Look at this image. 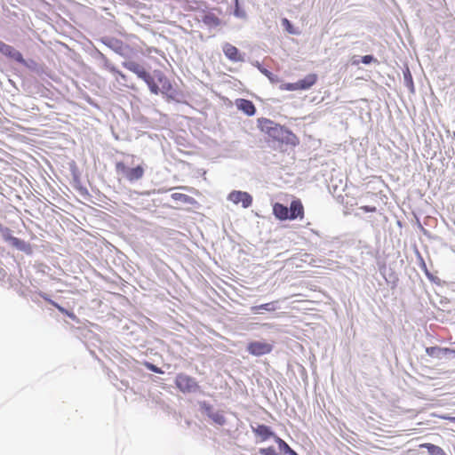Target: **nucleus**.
Returning a JSON list of instances; mask_svg holds the SVG:
<instances>
[{
    "mask_svg": "<svg viewBox=\"0 0 455 455\" xmlns=\"http://www.w3.org/2000/svg\"><path fill=\"white\" fill-rule=\"evenodd\" d=\"M123 66L130 70L131 72L136 74L138 77L142 79L149 88V91L153 94H159L160 92L163 94H168L173 91V87L167 78V76L159 70H156L154 72L155 77H153L140 64L129 60L124 61Z\"/></svg>",
    "mask_w": 455,
    "mask_h": 455,
    "instance_id": "obj_1",
    "label": "nucleus"
},
{
    "mask_svg": "<svg viewBox=\"0 0 455 455\" xmlns=\"http://www.w3.org/2000/svg\"><path fill=\"white\" fill-rule=\"evenodd\" d=\"M258 123L259 130L273 140L291 146H296L299 142V138L292 132L270 119L259 118Z\"/></svg>",
    "mask_w": 455,
    "mask_h": 455,
    "instance_id": "obj_2",
    "label": "nucleus"
},
{
    "mask_svg": "<svg viewBox=\"0 0 455 455\" xmlns=\"http://www.w3.org/2000/svg\"><path fill=\"white\" fill-rule=\"evenodd\" d=\"M175 386L183 394L196 393L200 389L196 379L185 373L177 374Z\"/></svg>",
    "mask_w": 455,
    "mask_h": 455,
    "instance_id": "obj_3",
    "label": "nucleus"
},
{
    "mask_svg": "<svg viewBox=\"0 0 455 455\" xmlns=\"http://www.w3.org/2000/svg\"><path fill=\"white\" fill-rule=\"evenodd\" d=\"M115 168L118 174H122L130 182L140 180L145 173L143 166L138 165L133 168H128L123 162H116Z\"/></svg>",
    "mask_w": 455,
    "mask_h": 455,
    "instance_id": "obj_4",
    "label": "nucleus"
},
{
    "mask_svg": "<svg viewBox=\"0 0 455 455\" xmlns=\"http://www.w3.org/2000/svg\"><path fill=\"white\" fill-rule=\"evenodd\" d=\"M248 352L255 356H261L271 353L273 346L267 342L252 341L247 346Z\"/></svg>",
    "mask_w": 455,
    "mask_h": 455,
    "instance_id": "obj_5",
    "label": "nucleus"
},
{
    "mask_svg": "<svg viewBox=\"0 0 455 455\" xmlns=\"http://www.w3.org/2000/svg\"><path fill=\"white\" fill-rule=\"evenodd\" d=\"M228 200L235 204H241L243 208H248L252 203V197L250 194L236 190L228 195Z\"/></svg>",
    "mask_w": 455,
    "mask_h": 455,
    "instance_id": "obj_6",
    "label": "nucleus"
},
{
    "mask_svg": "<svg viewBox=\"0 0 455 455\" xmlns=\"http://www.w3.org/2000/svg\"><path fill=\"white\" fill-rule=\"evenodd\" d=\"M305 217L304 206L299 199L291 201L289 208V220H303Z\"/></svg>",
    "mask_w": 455,
    "mask_h": 455,
    "instance_id": "obj_7",
    "label": "nucleus"
},
{
    "mask_svg": "<svg viewBox=\"0 0 455 455\" xmlns=\"http://www.w3.org/2000/svg\"><path fill=\"white\" fill-rule=\"evenodd\" d=\"M0 52L7 58L15 60L18 63L25 64V60L22 54L12 46L5 43L0 48Z\"/></svg>",
    "mask_w": 455,
    "mask_h": 455,
    "instance_id": "obj_8",
    "label": "nucleus"
},
{
    "mask_svg": "<svg viewBox=\"0 0 455 455\" xmlns=\"http://www.w3.org/2000/svg\"><path fill=\"white\" fill-rule=\"evenodd\" d=\"M223 52L231 61L238 62L243 60V58L239 52L238 49L231 44L226 43L223 45Z\"/></svg>",
    "mask_w": 455,
    "mask_h": 455,
    "instance_id": "obj_9",
    "label": "nucleus"
},
{
    "mask_svg": "<svg viewBox=\"0 0 455 455\" xmlns=\"http://www.w3.org/2000/svg\"><path fill=\"white\" fill-rule=\"evenodd\" d=\"M252 432L260 438L261 442L267 441V439L276 436L271 428L266 425L260 424L252 427Z\"/></svg>",
    "mask_w": 455,
    "mask_h": 455,
    "instance_id": "obj_10",
    "label": "nucleus"
},
{
    "mask_svg": "<svg viewBox=\"0 0 455 455\" xmlns=\"http://www.w3.org/2000/svg\"><path fill=\"white\" fill-rule=\"evenodd\" d=\"M237 108L243 111L247 116H253L256 112V108L252 101L245 99H238L235 101Z\"/></svg>",
    "mask_w": 455,
    "mask_h": 455,
    "instance_id": "obj_11",
    "label": "nucleus"
},
{
    "mask_svg": "<svg viewBox=\"0 0 455 455\" xmlns=\"http://www.w3.org/2000/svg\"><path fill=\"white\" fill-rule=\"evenodd\" d=\"M426 353L431 357L441 358L447 354H455V350L448 347H429L426 348Z\"/></svg>",
    "mask_w": 455,
    "mask_h": 455,
    "instance_id": "obj_12",
    "label": "nucleus"
},
{
    "mask_svg": "<svg viewBox=\"0 0 455 455\" xmlns=\"http://www.w3.org/2000/svg\"><path fill=\"white\" fill-rule=\"evenodd\" d=\"M273 213L279 220H289V209L283 204L275 203L273 205Z\"/></svg>",
    "mask_w": 455,
    "mask_h": 455,
    "instance_id": "obj_13",
    "label": "nucleus"
},
{
    "mask_svg": "<svg viewBox=\"0 0 455 455\" xmlns=\"http://www.w3.org/2000/svg\"><path fill=\"white\" fill-rule=\"evenodd\" d=\"M204 410L208 415V417L213 421L215 422L216 424L218 425H224L225 422H226V419H225V417L223 416L222 413L220 412H214L212 411V408L211 405L209 404H205L204 405Z\"/></svg>",
    "mask_w": 455,
    "mask_h": 455,
    "instance_id": "obj_14",
    "label": "nucleus"
},
{
    "mask_svg": "<svg viewBox=\"0 0 455 455\" xmlns=\"http://www.w3.org/2000/svg\"><path fill=\"white\" fill-rule=\"evenodd\" d=\"M317 81L315 74H309L305 78L298 81L299 90H307L312 87Z\"/></svg>",
    "mask_w": 455,
    "mask_h": 455,
    "instance_id": "obj_15",
    "label": "nucleus"
},
{
    "mask_svg": "<svg viewBox=\"0 0 455 455\" xmlns=\"http://www.w3.org/2000/svg\"><path fill=\"white\" fill-rule=\"evenodd\" d=\"M202 21L209 28H216L221 23L220 18L213 12L205 13L202 18Z\"/></svg>",
    "mask_w": 455,
    "mask_h": 455,
    "instance_id": "obj_16",
    "label": "nucleus"
},
{
    "mask_svg": "<svg viewBox=\"0 0 455 455\" xmlns=\"http://www.w3.org/2000/svg\"><path fill=\"white\" fill-rule=\"evenodd\" d=\"M276 309L275 301L261 304L259 306H253L251 307V311L253 314H260L262 310L265 311H275Z\"/></svg>",
    "mask_w": 455,
    "mask_h": 455,
    "instance_id": "obj_17",
    "label": "nucleus"
},
{
    "mask_svg": "<svg viewBox=\"0 0 455 455\" xmlns=\"http://www.w3.org/2000/svg\"><path fill=\"white\" fill-rule=\"evenodd\" d=\"M275 441L278 445L279 450L289 455H298V453L293 451L283 439L278 436H275Z\"/></svg>",
    "mask_w": 455,
    "mask_h": 455,
    "instance_id": "obj_18",
    "label": "nucleus"
},
{
    "mask_svg": "<svg viewBox=\"0 0 455 455\" xmlns=\"http://www.w3.org/2000/svg\"><path fill=\"white\" fill-rule=\"evenodd\" d=\"M420 447L427 449L429 455H447L441 447L433 443H423L420 444Z\"/></svg>",
    "mask_w": 455,
    "mask_h": 455,
    "instance_id": "obj_19",
    "label": "nucleus"
},
{
    "mask_svg": "<svg viewBox=\"0 0 455 455\" xmlns=\"http://www.w3.org/2000/svg\"><path fill=\"white\" fill-rule=\"evenodd\" d=\"M172 198L174 201L180 202L182 204H194L196 203V200L193 197H191L188 195L182 194V193H173L172 195Z\"/></svg>",
    "mask_w": 455,
    "mask_h": 455,
    "instance_id": "obj_20",
    "label": "nucleus"
},
{
    "mask_svg": "<svg viewBox=\"0 0 455 455\" xmlns=\"http://www.w3.org/2000/svg\"><path fill=\"white\" fill-rule=\"evenodd\" d=\"M5 240L9 241L12 246L23 250L26 246V243L17 237H14L11 235H4Z\"/></svg>",
    "mask_w": 455,
    "mask_h": 455,
    "instance_id": "obj_21",
    "label": "nucleus"
},
{
    "mask_svg": "<svg viewBox=\"0 0 455 455\" xmlns=\"http://www.w3.org/2000/svg\"><path fill=\"white\" fill-rule=\"evenodd\" d=\"M110 71L115 74L116 76V80L117 82H126L127 80V76L124 75L123 72L117 70L116 68L112 67L110 68Z\"/></svg>",
    "mask_w": 455,
    "mask_h": 455,
    "instance_id": "obj_22",
    "label": "nucleus"
},
{
    "mask_svg": "<svg viewBox=\"0 0 455 455\" xmlns=\"http://www.w3.org/2000/svg\"><path fill=\"white\" fill-rule=\"evenodd\" d=\"M282 24L283 26L285 28L286 31L290 34H297V31L294 30L293 28V26L291 25V23L290 22V20L286 18H283L282 20Z\"/></svg>",
    "mask_w": 455,
    "mask_h": 455,
    "instance_id": "obj_23",
    "label": "nucleus"
},
{
    "mask_svg": "<svg viewBox=\"0 0 455 455\" xmlns=\"http://www.w3.org/2000/svg\"><path fill=\"white\" fill-rule=\"evenodd\" d=\"M280 89L284 91H299L298 83L283 84L280 86Z\"/></svg>",
    "mask_w": 455,
    "mask_h": 455,
    "instance_id": "obj_24",
    "label": "nucleus"
},
{
    "mask_svg": "<svg viewBox=\"0 0 455 455\" xmlns=\"http://www.w3.org/2000/svg\"><path fill=\"white\" fill-rule=\"evenodd\" d=\"M259 452L262 455H278L273 447L261 448Z\"/></svg>",
    "mask_w": 455,
    "mask_h": 455,
    "instance_id": "obj_25",
    "label": "nucleus"
},
{
    "mask_svg": "<svg viewBox=\"0 0 455 455\" xmlns=\"http://www.w3.org/2000/svg\"><path fill=\"white\" fill-rule=\"evenodd\" d=\"M146 366L148 370H150L156 373H163V371L160 368H158L157 366H156L152 363H147Z\"/></svg>",
    "mask_w": 455,
    "mask_h": 455,
    "instance_id": "obj_26",
    "label": "nucleus"
},
{
    "mask_svg": "<svg viewBox=\"0 0 455 455\" xmlns=\"http://www.w3.org/2000/svg\"><path fill=\"white\" fill-rule=\"evenodd\" d=\"M360 209L364 212H375L377 211L375 206L363 205L361 206Z\"/></svg>",
    "mask_w": 455,
    "mask_h": 455,
    "instance_id": "obj_27",
    "label": "nucleus"
},
{
    "mask_svg": "<svg viewBox=\"0 0 455 455\" xmlns=\"http://www.w3.org/2000/svg\"><path fill=\"white\" fill-rule=\"evenodd\" d=\"M50 303L55 307L60 312H61L62 314H65L66 315V312H68L67 309H65L64 307H62L61 306H60L58 303L54 302L53 300H49Z\"/></svg>",
    "mask_w": 455,
    "mask_h": 455,
    "instance_id": "obj_28",
    "label": "nucleus"
},
{
    "mask_svg": "<svg viewBox=\"0 0 455 455\" xmlns=\"http://www.w3.org/2000/svg\"><path fill=\"white\" fill-rule=\"evenodd\" d=\"M434 416L438 417L442 419H446V420L455 423V417H450V416H446V415H435V414H434Z\"/></svg>",
    "mask_w": 455,
    "mask_h": 455,
    "instance_id": "obj_29",
    "label": "nucleus"
},
{
    "mask_svg": "<svg viewBox=\"0 0 455 455\" xmlns=\"http://www.w3.org/2000/svg\"><path fill=\"white\" fill-rule=\"evenodd\" d=\"M373 60V57L371 55H365L362 58V61L364 64H370Z\"/></svg>",
    "mask_w": 455,
    "mask_h": 455,
    "instance_id": "obj_30",
    "label": "nucleus"
},
{
    "mask_svg": "<svg viewBox=\"0 0 455 455\" xmlns=\"http://www.w3.org/2000/svg\"><path fill=\"white\" fill-rule=\"evenodd\" d=\"M66 315H67L69 318H71L72 320H76V315H75L73 312H69V311H68V312H66Z\"/></svg>",
    "mask_w": 455,
    "mask_h": 455,
    "instance_id": "obj_31",
    "label": "nucleus"
},
{
    "mask_svg": "<svg viewBox=\"0 0 455 455\" xmlns=\"http://www.w3.org/2000/svg\"><path fill=\"white\" fill-rule=\"evenodd\" d=\"M4 43L0 41V48L2 47V45L4 44Z\"/></svg>",
    "mask_w": 455,
    "mask_h": 455,
    "instance_id": "obj_32",
    "label": "nucleus"
}]
</instances>
